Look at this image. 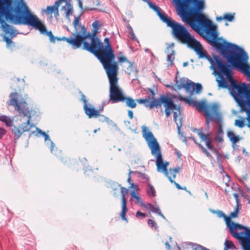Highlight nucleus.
Returning <instances> with one entry per match:
<instances>
[{
  "mask_svg": "<svg viewBox=\"0 0 250 250\" xmlns=\"http://www.w3.org/2000/svg\"><path fill=\"white\" fill-rule=\"evenodd\" d=\"M205 8V0L178 12L177 14L184 22L189 24L198 34L206 33V39L208 43L219 51L229 64L250 76V66L248 64L249 57L247 52L236 44L226 41L223 43L219 42L216 27L203 14Z\"/></svg>",
  "mask_w": 250,
  "mask_h": 250,
  "instance_id": "nucleus-1",
  "label": "nucleus"
},
{
  "mask_svg": "<svg viewBox=\"0 0 250 250\" xmlns=\"http://www.w3.org/2000/svg\"><path fill=\"white\" fill-rule=\"evenodd\" d=\"M4 4L1 7L6 20L14 24L27 25L39 30L43 35L49 37L50 41L54 42L56 38L51 31L47 32L45 26L36 15H33L22 1L16 0H0Z\"/></svg>",
  "mask_w": 250,
  "mask_h": 250,
  "instance_id": "nucleus-2",
  "label": "nucleus"
},
{
  "mask_svg": "<svg viewBox=\"0 0 250 250\" xmlns=\"http://www.w3.org/2000/svg\"><path fill=\"white\" fill-rule=\"evenodd\" d=\"M213 57L212 62H209L211 64L210 69L213 70V74L217 76L216 81L217 82L218 86L219 88L229 89V86L224 79V76H225L230 83L231 88L230 93L234 99L243 92L245 93L248 87L245 83L240 85L236 81L233 79L231 65L224 62L218 55H214Z\"/></svg>",
  "mask_w": 250,
  "mask_h": 250,
  "instance_id": "nucleus-3",
  "label": "nucleus"
},
{
  "mask_svg": "<svg viewBox=\"0 0 250 250\" xmlns=\"http://www.w3.org/2000/svg\"><path fill=\"white\" fill-rule=\"evenodd\" d=\"M26 95L23 97L17 92L11 93L9 95L10 99L7 102L8 104L14 106L19 114L27 117L26 123L21 124L18 127L13 126L12 128V131L15 137V140L18 139L23 132H29L31 129L35 126L33 124H30L31 111L27 107L26 102Z\"/></svg>",
  "mask_w": 250,
  "mask_h": 250,
  "instance_id": "nucleus-4",
  "label": "nucleus"
},
{
  "mask_svg": "<svg viewBox=\"0 0 250 250\" xmlns=\"http://www.w3.org/2000/svg\"><path fill=\"white\" fill-rule=\"evenodd\" d=\"M83 49L95 55L103 65L114 61L115 56L110 45H106L104 47L95 34L88 37L87 42H84Z\"/></svg>",
  "mask_w": 250,
  "mask_h": 250,
  "instance_id": "nucleus-5",
  "label": "nucleus"
},
{
  "mask_svg": "<svg viewBox=\"0 0 250 250\" xmlns=\"http://www.w3.org/2000/svg\"><path fill=\"white\" fill-rule=\"evenodd\" d=\"M219 218H224L231 235L239 240L243 250H250V229L231 220L221 210H216Z\"/></svg>",
  "mask_w": 250,
  "mask_h": 250,
  "instance_id": "nucleus-6",
  "label": "nucleus"
},
{
  "mask_svg": "<svg viewBox=\"0 0 250 250\" xmlns=\"http://www.w3.org/2000/svg\"><path fill=\"white\" fill-rule=\"evenodd\" d=\"M162 104L165 107V112L167 117H168L170 116L171 110H175L178 111V114L176 111L174 112L173 118L176 124L178 133H180V128L182 125V119L180 115V107H177L173 101L167 96L165 95H161L157 98V102L153 103L150 106H151V107L158 108L159 107H161Z\"/></svg>",
  "mask_w": 250,
  "mask_h": 250,
  "instance_id": "nucleus-7",
  "label": "nucleus"
},
{
  "mask_svg": "<svg viewBox=\"0 0 250 250\" xmlns=\"http://www.w3.org/2000/svg\"><path fill=\"white\" fill-rule=\"evenodd\" d=\"M166 23L172 29V34L176 40L188 45L195 38L181 24L170 19Z\"/></svg>",
  "mask_w": 250,
  "mask_h": 250,
  "instance_id": "nucleus-8",
  "label": "nucleus"
},
{
  "mask_svg": "<svg viewBox=\"0 0 250 250\" xmlns=\"http://www.w3.org/2000/svg\"><path fill=\"white\" fill-rule=\"evenodd\" d=\"M143 137L146 141L151 153L155 158L162 156L161 147L153 133L145 125L142 126Z\"/></svg>",
  "mask_w": 250,
  "mask_h": 250,
  "instance_id": "nucleus-9",
  "label": "nucleus"
},
{
  "mask_svg": "<svg viewBox=\"0 0 250 250\" xmlns=\"http://www.w3.org/2000/svg\"><path fill=\"white\" fill-rule=\"evenodd\" d=\"M111 188L113 189V195L115 197H118L120 193L122 195V211L120 213L121 218L123 220L127 221L125 217V214L127 210L126 207V200L125 195L128 193V189L122 187L120 185L116 182H112L110 184Z\"/></svg>",
  "mask_w": 250,
  "mask_h": 250,
  "instance_id": "nucleus-10",
  "label": "nucleus"
},
{
  "mask_svg": "<svg viewBox=\"0 0 250 250\" xmlns=\"http://www.w3.org/2000/svg\"><path fill=\"white\" fill-rule=\"evenodd\" d=\"M195 106L199 111H205V114L208 118L211 117V113L216 116L217 122H221L222 118L219 112L220 106L217 103H213L210 105L208 108L204 102H197Z\"/></svg>",
  "mask_w": 250,
  "mask_h": 250,
  "instance_id": "nucleus-11",
  "label": "nucleus"
},
{
  "mask_svg": "<svg viewBox=\"0 0 250 250\" xmlns=\"http://www.w3.org/2000/svg\"><path fill=\"white\" fill-rule=\"evenodd\" d=\"M109 101L112 103L124 102L125 96L122 88L118 85V81L109 83Z\"/></svg>",
  "mask_w": 250,
  "mask_h": 250,
  "instance_id": "nucleus-12",
  "label": "nucleus"
},
{
  "mask_svg": "<svg viewBox=\"0 0 250 250\" xmlns=\"http://www.w3.org/2000/svg\"><path fill=\"white\" fill-rule=\"evenodd\" d=\"M103 65L107 74L109 83L118 81L117 77L118 66L117 63L116 62H112L104 64Z\"/></svg>",
  "mask_w": 250,
  "mask_h": 250,
  "instance_id": "nucleus-13",
  "label": "nucleus"
},
{
  "mask_svg": "<svg viewBox=\"0 0 250 250\" xmlns=\"http://www.w3.org/2000/svg\"><path fill=\"white\" fill-rule=\"evenodd\" d=\"M188 47L193 49L198 56V58H206L209 62H212V59L208 55L207 52L204 50L200 42L194 39L188 45Z\"/></svg>",
  "mask_w": 250,
  "mask_h": 250,
  "instance_id": "nucleus-14",
  "label": "nucleus"
},
{
  "mask_svg": "<svg viewBox=\"0 0 250 250\" xmlns=\"http://www.w3.org/2000/svg\"><path fill=\"white\" fill-rule=\"evenodd\" d=\"M88 36H83L80 35V33L75 35L74 38L70 37L66 38L63 37L61 38V41H66L72 45L73 49H76L79 48L82 44L84 46V42H87Z\"/></svg>",
  "mask_w": 250,
  "mask_h": 250,
  "instance_id": "nucleus-15",
  "label": "nucleus"
},
{
  "mask_svg": "<svg viewBox=\"0 0 250 250\" xmlns=\"http://www.w3.org/2000/svg\"><path fill=\"white\" fill-rule=\"evenodd\" d=\"M81 98L80 101L83 104V107L84 112L89 118L97 117L99 115V110H96L94 106L88 102L86 97L80 92Z\"/></svg>",
  "mask_w": 250,
  "mask_h": 250,
  "instance_id": "nucleus-16",
  "label": "nucleus"
},
{
  "mask_svg": "<svg viewBox=\"0 0 250 250\" xmlns=\"http://www.w3.org/2000/svg\"><path fill=\"white\" fill-rule=\"evenodd\" d=\"M4 4L0 0V27L2 29V30L6 34H9L11 38L15 37L18 33L17 30L11 25L7 24L4 20L1 18L2 15L4 16V14L2 12L1 7L3 6Z\"/></svg>",
  "mask_w": 250,
  "mask_h": 250,
  "instance_id": "nucleus-17",
  "label": "nucleus"
},
{
  "mask_svg": "<svg viewBox=\"0 0 250 250\" xmlns=\"http://www.w3.org/2000/svg\"><path fill=\"white\" fill-rule=\"evenodd\" d=\"M205 0H172L176 7L177 12H179Z\"/></svg>",
  "mask_w": 250,
  "mask_h": 250,
  "instance_id": "nucleus-18",
  "label": "nucleus"
},
{
  "mask_svg": "<svg viewBox=\"0 0 250 250\" xmlns=\"http://www.w3.org/2000/svg\"><path fill=\"white\" fill-rule=\"evenodd\" d=\"M156 165L157 166V170L159 172L163 173L166 177H167L170 182L171 180V176L169 175L168 170L167 167L169 165L168 162H164L162 156L156 158Z\"/></svg>",
  "mask_w": 250,
  "mask_h": 250,
  "instance_id": "nucleus-19",
  "label": "nucleus"
},
{
  "mask_svg": "<svg viewBox=\"0 0 250 250\" xmlns=\"http://www.w3.org/2000/svg\"><path fill=\"white\" fill-rule=\"evenodd\" d=\"M148 92L150 93L148 96L145 99H140L137 100V102L140 104H143L146 107H148L150 109H152L153 107H151V104L153 103H156L157 101V98H155V93L151 89H148Z\"/></svg>",
  "mask_w": 250,
  "mask_h": 250,
  "instance_id": "nucleus-20",
  "label": "nucleus"
},
{
  "mask_svg": "<svg viewBox=\"0 0 250 250\" xmlns=\"http://www.w3.org/2000/svg\"><path fill=\"white\" fill-rule=\"evenodd\" d=\"M36 130L38 131V132L41 134H42V136L44 137V141L45 142V143L46 145L50 144V151L52 153L54 154L55 155H59L61 151L60 150H58L57 147H55V145L54 143L51 140L50 137L49 135L41 129L36 127Z\"/></svg>",
  "mask_w": 250,
  "mask_h": 250,
  "instance_id": "nucleus-21",
  "label": "nucleus"
},
{
  "mask_svg": "<svg viewBox=\"0 0 250 250\" xmlns=\"http://www.w3.org/2000/svg\"><path fill=\"white\" fill-rule=\"evenodd\" d=\"M80 16L75 17V20L73 22V24L76 31V35L80 33V35H83V36H90L92 35L93 34H86V29L84 26H83L80 23Z\"/></svg>",
  "mask_w": 250,
  "mask_h": 250,
  "instance_id": "nucleus-22",
  "label": "nucleus"
},
{
  "mask_svg": "<svg viewBox=\"0 0 250 250\" xmlns=\"http://www.w3.org/2000/svg\"><path fill=\"white\" fill-rule=\"evenodd\" d=\"M202 89V84L200 83H194L189 81V83L186 88V91L188 93L190 96H191L195 92L197 94H200Z\"/></svg>",
  "mask_w": 250,
  "mask_h": 250,
  "instance_id": "nucleus-23",
  "label": "nucleus"
},
{
  "mask_svg": "<svg viewBox=\"0 0 250 250\" xmlns=\"http://www.w3.org/2000/svg\"><path fill=\"white\" fill-rule=\"evenodd\" d=\"M71 0H65V1H62V2L65 3V5L62 6L61 8L62 10L65 11V18L68 20H69L70 16L73 15L74 12L73 6L70 2Z\"/></svg>",
  "mask_w": 250,
  "mask_h": 250,
  "instance_id": "nucleus-24",
  "label": "nucleus"
},
{
  "mask_svg": "<svg viewBox=\"0 0 250 250\" xmlns=\"http://www.w3.org/2000/svg\"><path fill=\"white\" fill-rule=\"evenodd\" d=\"M65 0H57L55 1L53 6H47L45 11L46 13L47 14H52L54 13L55 16H59V7L62 2V1Z\"/></svg>",
  "mask_w": 250,
  "mask_h": 250,
  "instance_id": "nucleus-25",
  "label": "nucleus"
},
{
  "mask_svg": "<svg viewBox=\"0 0 250 250\" xmlns=\"http://www.w3.org/2000/svg\"><path fill=\"white\" fill-rule=\"evenodd\" d=\"M173 43L169 45L166 50V53L167 54V61L170 62V64H173L172 62L175 59V51L173 49Z\"/></svg>",
  "mask_w": 250,
  "mask_h": 250,
  "instance_id": "nucleus-26",
  "label": "nucleus"
},
{
  "mask_svg": "<svg viewBox=\"0 0 250 250\" xmlns=\"http://www.w3.org/2000/svg\"><path fill=\"white\" fill-rule=\"evenodd\" d=\"M189 80L187 81L185 78H181L179 80H177L176 78V85L175 86L178 90H181L182 88L186 89L187 85L189 83Z\"/></svg>",
  "mask_w": 250,
  "mask_h": 250,
  "instance_id": "nucleus-27",
  "label": "nucleus"
},
{
  "mask_svg": "<svg viewBox=\"0 0 250 250\" xmlns=\"http://www.w3.org/2000/svg\"><path fill=\"white\" fill-rule=\"evenodd\" d=\"M153 10L156 12L160 19L165 23H166L170 19L169 18L166 14L163 13L162 12L161 9L158 6Z\"/></svg>",
  "mask_w": 250,
  "mask_h": 250,
  "instance_id": "nucleus-28",
  "label": "nucleus"
},
{
  "mask_svg": "<svg viewBox=\"0 0 250 250\" xmlns=\"http://www.w3.org/2000/svg\"><path fill=\"white\" fill-rule=\"evenodd\" d=\"M125 102L126 105L131 108H134L136 107L137 104L135 101L131 97L125 96L124 97Z\"/></svg>",
  "mask_w": 250,
  "mask_h": 250,
  "instance_id": "nucleus-29",
  "label": "nucleus"
},
{
  "mask_svg": "<svg viewBox=\"0 0 250 250\" xmlns=\"http://www.w3.org/2000/svg\"><path fill=\"white\" fill-rule=\"evenodd\" d=\"M198 135L202 140V141L206 142L207 141L211 140V138L210 137V133L204 134L203 132V129L200 128L198 130Z\"/></svg>",
  "mask_w": 250,
  "mask_h": 250,
  "instance_id": "nucleus-30",
  "label": "nucleus"
},
{
  "mask_svg": "<svg viewBox=\"0 0 250 250\" xmlns=\"http://www.w3.org/2000/svg\"><path fill=\"white\" fill-rule=\"evenodd\" d=\"M13 119L10 118L5 115L0 116V121L4 122L7 126L11 127L12 126Z\"/></svg>",
  "mask_w": 250,
  "mask_h": 250,
  "instance_id": "nucleus-31",
  "label": "nucleus"
},
{
  "mask_svg": "<svg viewBox=\"0 0 250 250\" xmlns=\"http://www.w3.org/2000/svg\"><path fill=\"white\" fill-rule=\"evenodd\" d=\"M228 137L229 139L231 142L234 144L239 140V136H235L233 132L229 131L227 133Z\"/></svg>",
  "mask_w": 250,
  "mask_h": 250,
  "instance_id": "nucleus-32",
  "label": "nucleus"
},
{
  "mask_svg": "<svg viewBox=\"0 0 250 250\" xmlns=\"http://www.w3.org/2000/svg\"><path fill=\"white\" fill-rule=\"evenodd\" d=\"M224 250H228V249L236 250L237 248L234 245L233 243L229 240H226L225 242Z\"/></svg>",
  "mask_w": 250,
  "mask_h": 250,
  "instance_id": "nucleus-33",
  "label": "nucleus"
},
{
  "mask_svg": "<svg viewBox=\"0 0 250 250\" xmlns=\"http://www.w3.org/2000/svg\"><path fill=\"white\" fill-rule=\"evenodd\" d=\"M146 191L147 194L149 196L155 197L156 196V191L155 188L150 184H148Z\"/></svg>",
  "mask_w": 250,
  "mask_h": 250,
  "instance_id": "nucleus-34",
  "label": "nucleus"
},
{
  "mask_svg": "<svg viewBox=\"0 0 250 250\" xmlns=\"http://www.w3.org/2000/svg\"><path fill=\"white\" fill-rule=\"evenodd\" d=\"M131 198H135L137 202L140 203L141 206H144V204L143 203V200L137 194L135 190H133L131 193Z\"/></svg>",
  "mask_w": 250,
  "mask_h": 250,
  "instance_id": "nucleus-35",
  "label": "nucleus"
},
{
  "mask_svg": "<svg viewBox=\"0 0 250 250\" xmlns=\"http://www.w3.org/2000/svg\"><path fill=\"white\" fill-rule=\"evenodd\" d=\"M180 169V167H177L173 169L170 168L168 170V172L170 174H172V178L173 179H175L176 177V174L179 172Z\"/></svg>",
  "mask_w": 250,
  "mask_h": 250,
  "instance_id": "nucleus-36",
  "label": "nucleus"
},
{
  "mask_svg": "<svg viewBox=\"0 0 250 250\" xmlns=\"http://www.w3.org/2000/svg\"><path fill=\"white\" fill-rule=\"evenodd\" d=\"M239 210V207L238 204L237 205L236 207H235L234 211L232 212L229 215L228 218H229L230 220H231V219L232 218H235L237 217L238 213Z\"/></svg>",
  "mask_w": 250,
  "mask_h": 250,
  "instance_id": "nucleus-37",
  "label": "nucleus"
},
{
  "mask_svg": "<svg viewBox=\"0 0 250 250\" xmlns=\"http://www.w3.org/2000/svg\"><path fill=\"white\" fill-rule=\"evenodd\" d=\"M183 100L188 103L189 104H192L195 106L197 102L193 100L190 98H183L182 99Z\"/></svg>",
  "mask_w": 250,
  "mask_h": 250,
  "instance_id": "nucleus-38",
  "label": "nucleus"
},
{
  "mask_svg": "<svg viewBox=\"0 0 250 250\" xmlns=\"http://www.w3.org/2000/svg\"><path fill=\"white\" fill-rule=\"evenodd\" d=\"M198 146L201 148L203 152L204 153H205L207 157H211V155L210 154V153L201 144H198Z\"/></svg>",
  "mask_w": 250,
  "mask_h": 250,
  "instance_id": "nucleus-39",
  "label": "nucleus"
},
{
  "mask_svg": "<svg viewBox=\"0 0 250 250\" xmlns=\"http://www.w3.org/2000/svg\"><path fill=\"white\" fill-rule=\"evenodd\" d=\"M223 18L228 21H232L234 20V17L232 15L226 14L224 15Z\"/></svg>",
  "mask_w": 250,
  "mask_h": 250,
  "instance_id": "nucleus-40",
  "label": "nucleus"
},
{
  "mask_svg": "<svg viewBox=\"0 0 250 250\" xmlns=\"http://www.w3.org/2000/svg\"><path fill=\"white\" fill-rule=\"evenodd\" d=\"M235 125L240 128H243L245 125L244 122L242 120H236L235 122Z\"/></svg>",
  "mask_w": 250,
  "mask_h": 250,
  "instance_id": "nucleus-41",
  "label": "nucleus"
},
{
  "mask_svg": "<svg viewBox=\"0 0 250 250\" xmlns=\"http://www.w3.org/2000/svg\"><path fill=\"white\" fill-rule=\"evenodd\" d=\"M205 143H206V145L207 147L209 149L213 150L214 151H216V149L214 148L213 146L211 144V140L207 141L205 142Z\"/></svg>",
  "mask_w": 250,
  "mask_h": 250,
  "instance_id": "nucleus-42",
  "label": "nucleus"
},
{
  "mask_svg": "<svg viewBox=\"0 0 250 250\" xmlns=\"http://www.w3.org/2000/svg\"><path fill=\"white\" fill-rule=\"evenodd\" d=\"M207 117L206 120V124L208 126V128L209 127V122L210 120L214 119L217 121V120L216 119V116L211 113V117L210 118H208V116H207Z\"/></svg>",
  "mask_w": 250,
  "mask_h": 250,
  "instance_id": "nucleus-43",
  "label": "nucleus"
},
{
  "mask_svg": "<svg viewBox=\"0 0 250 250\" xmlns=\"http://www.w3.org/2000/svg\"><path fill=\"white\" fill-rule=\"evenodd\" d=\"M148 224L149 226L152 227H154L155 229H157L158 226L155 221L151 219H148Z\"/></svg>",
  "mask_w": 250,
  "mask_h": 250,
  "instance_id": "nucleus-44",
  "label": "nucleus"
},
{
  "mask_svg": "<svg viewBox=\"0 0 250 250\" xmlns=\"http://www.w3.org/2000/svg\"><path fill=\"white\" fill-rule=\"evenodd\" d=\"M98 117H99V121H102V122L105 121L107 122H109V118L103 115H101L99 114V115H98Z\"/></svg>",
  "mask_w": 250,
  "mask_h": 250,
  "instance_id": "nucleus-45",
  "label": "nucleus"
},
{
  "mask_svg": "<svg viewBox=\"0 0 250 250\" xmlns=\"http://www.w3.org/2000/svg\"><path fill=\"white\" fill-rule=\"evenodd\" d=\"M194 250H203L204 247L199 244H194L192 246Z\"/></svg>",
  "mask_w": 250,
  "mask_h": 250,
  "instance_id": "nucleus-46",
  "label": "nucleus"
},
{
  "mask_svg": "<svg viewBox=\"0 0 250 250\" xmlns=\"http://www.w3.org/2000/svg\"><path fill=\"white\" fill-rule=\"evenodd\" d=\"M130 33H129V35H130V36L129 37L133 40H137V38L135 35V34L133 31V29L132 28L130 27Z\"/></svg>",
  "mask_w": 250,
  "mask_h": 250,
  "instance_id": "nucleus-47",
  "label": "nucleus"
},
{
  "mask_svg": "<svg viewBox=\"0 0 250 250\" xmlns=\"http://www.w3.org/2000/svg\"><path fill=\"white\" fill-rule=\"evenodd\" d=\"M4 41L6 42L7 45L9 46L10 44L12 43V41L10 38L5 36L3 37Z\"/></svg>",
  "mask_w": 250,
  "mask_h": 250,
  "instance_id": "nucleus-48",
  "label": "nucleus"
},
{
  "mask_svg": "<svg viewBox=\"0 0 250 250\" xmlns=\"http://www.w3.org/2000/svg\"><path fill=\"white\" fill-rule=\"evenodd\" d=\"M131 172H132L131 171H130L129 173H128V178L127 179V182L131 185L130 187L131 188H134L135 185H134V183L132 182L131 179V177H130V173Z\"/></svg>",
  "mask_w": 250,
  "mask_h": 250,
  "instance_id": "nucleus-49",
  "label": "nucleus"
},
{
  "mask_svg": "<svg viewBox=\"0 0 250 250\" xmlns=\"http://www.w3.org/2000/svg\"><path fill=\"white\" fill-rule=\"evenodd\" d=\"M146 3L149 5V7L152 9L153 10L155 9L157 6L155 4H153V3H152V2L150 0H148V1Z\"/></svg>",
  "mask_w": 250,
  "mask_h": 250,
  "instance_id": "nucleus-50",
  "label": "nucleus"
},
{
  "mask_svg": "<svg viewBox=\"0 0 250 250\" xmlns=\"http://www.w3.org/2000/svg\"><path fill=\"white\" fill-rule=\"evenodd\" d=\"M146 214L145 213H143V212H142L141 211H138L136 212V216L137 218H140V217L144 218V217H146Z\"/></svg>",
  "mask_w": 250,
  "mask_h": 250,
  "instance_id": "nucleus-51",
  "label": "nucleus"
},
{
  "mask_svg": "<svg viewBox=\"0 0 250 250\" xmlns=\"http://www.w3.org/2000/svg\"><path fill=\"white\" fill-rule=\"evenodd\" d=\"M150 211L156 213H157L158 214L159 213V212H161V210L158 207H155L154 206H153V208H152Z\"/></svg>",
  "mask_w": 250,
  "mask_h": 250,
  "instance_id": "nucleus-52",
  "label": "nucleus"
},
{
  "mask_svg": "<svg viewBox=\"0 0 250 250\" xmlns=\"http://www.w3.org/2000/svg\"><path fill=\"white\" fill-rule=\"evenodd\" d=\"M92 26L95 29H98V28L100 26L99 21H95L94 22H93L92 23Z\"/></svg>",
  "mask_w": 250,
  "mask_h": 250,
  "instance_id": "nucleus-53",
  "label": "nucleus"
},
{
  "mask_svg": "<svg viewBox=\"0 0 250 250\" xmlns=\"http://www.w3.org/2000/svg\"><path fill=\"white\" fill-rule=\"evenodd\" d=\"M142 206V207H144L146 208L149 209L150 210H151L152 208H153V206L152 204H150V203H147V204H144V206Z\"/></svg>",
  "mask_w": 250,
  "mask_h": 250,
  "instance_id": "nucleus-54",
  "label": "nucleus"
},
{
  "mask_svg": "<svg viewBox=\"0 0 250 250\" xmlns=\"http://www.w3.org/2000/svg\"><path fill=\"white\" fill-rule=\"evenodd\" d=\"M172 182H170L171 183L174 184L176 188L179 189H181L182 188V187L178 183H177L175 181H174L173 180L171 179Z\"/></svg>",
  "mask_w": 250,
  "mask_h": 250,
  "instance_id": "nucleus-55",
  "label": "nucleus"
},
{
  "mask_svg": "<svg viewBox=\"0 0 250 250\" xmlns=\"http://www.w3.org/2000/svg\"><path fill=\"white\" fill-rule=\"evenodd\" d=\"M128 116L130 119H132L133 118V113L132 110H128Z\"/></svg>",
  "mask_w": 250,
  "mask_h": 250,
  "instance_id": "nucleus-56",
  "label": "nucleus"
},
{
  "mask_svg": "<svg viewBox=\"0 0 250 250\" xmlns=\"http://www.w3.org/2000/svg\"><path fill=\"white\" fill-rule=\"evenodd\" d=\"M93 172L92 170L91 169L85 170L84 174L87 175H91V174Z\"/></svg>",
  "mask_w": 250,
  "mask_h": 250,
  "instance_id": "nucleus-57",
  "label": "nucleus"
},
{
  "mask_svg": "<svg viewBox=\"0 0 250 250\" xmlns=\"http://www.w3.org/2000/svg\"><path fill=\"white\" fill-rule=\"evenodd\" d=\"M233 196L235 198V200L236 201V202L238 204V202H239V199H238L239 195H238V194L237 193H234L233 194Z\"/></svg>",
  "mask_w": 250,
  "mask_h": 250,
  "instance_id": "nucleus-58",
  "label": "nucleus"
},
{
  "mask_svg": "<svg viewBox=\"0 0 250 250\" xmlns=\"http://www.w3.org/2000/svg\"><path fill=\"white\" fill-rule=\"evenodd\" d=\"M215 140L216 141H218L220 142H221L223 141V139L222 138V137H219L218 135H217L215 136Z\"/></svg>",
  "mask_w": 250,
  "mask_h": 250,
  "instance_id": "nucleus-59",
  "label": "nucleus"
},
{
  "mask_svg": "<svg viewBox=\"0 0 250 250\" xmlns=\"http://www.w3.org/2000/svg\"><path fill=\"white\" fill-rule=\"evenodd\" d=\"M5 134L4 130L0 128V139H1L2 137V136Z\"/></svg>",
  "mask_w": 250,
  "mask_h": 250,
  "instance_id": "nucleus-60",
  "label": "nucleus"
},
{
  "mask_svg": "<svg viewBox=\"0 0 250 250\" xmlns=\"http://www.w3.org/2000/svg\"><path fill=\"white\" fill-rule=\"evenodd\" d=\"M79 7L83 10V3L81 0H78Z\"/></svg>",
  "mask_w": 250,
  "mask_h": 250,
  "instance_id": "nucleus-61",
  "label": "nucleus"
},
{
  "mask_svg": "<svg viewBox=\"0 0 250 250\" xmlns=\"http://www.w3.org/2000/svg\"><path fill=\"white\" fill-rule=\"evenodd\" d=\"M119 61L120 62H124L126 61V59L124 57H120L119 58Z\"/></svg>",
  "mask_w": 250,
  "mask_h": 250,
  "instance_id": "nucleus-62",
  "label": "nucleus"
},
{
  "mask_svg": "<svg viewBox=\"0 0 250 250\" xmlns=\"http://www.w3.org/2000/svg\"><path fill=\"white\" fill-rule=\"evenodd\" d=\"M165 245H166V249L167 250H169L170 249V245H169V243L168 242H167L165 243Z\"/></svg>",
  "mask_w": 250,
  "mask_h": 250,
  "instance_id": "nucleus-63",
  "label": "nucleus"
},
{
  "mask_svg": "<svg viewBox=\"0 0 250 250\" xmlns=\"http://www.w3.org/2000/svg\"><path fill=\"white\" fill-rule=\"evenodd\" d=\"M104 41L105 43V45L107 44L110 45L109 39L108 38H105Z\"/></svg>",
  "mask_w": 250,
  "mask_h": 250,
  "instance_id": "nucleus-64",
  "label": "nucleus"
}]
</instances>
